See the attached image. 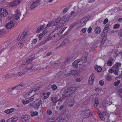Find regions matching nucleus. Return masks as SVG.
<instances>
[{
  "mask_svg": "<svg viewBox=\"0 0 122 122\" xmlns=\"http://www.w3.org/2000/svg\"><path fill=\"white\" fill-rule=\"evenodd\" d=\"M61 19L60 17H58L53 20L51 21L47 25V27L52 26L56 25L58 28H61L63 25V22L61 21Z\"/></svg>",
  "mask_w": 122,
  "mask_h": 122,
  "instance_id": "1",
  "label": "nucleus"
},
{
  "mask_svg": "<svg viewBox=\"0 0 122 122\" xmlns=\"http://www.w3.org/2000/svg\"><path fill=\"white\" fill-rule=\"evenodd\" d=\"M92 113V111L89 109H86L82 112L81 115L84 118L90 117Z\"/></svg>",
  "mask_w": 122,
  "mask_h": 122,
  "instance_id": "2",
  "label": "nucleus"
},
{
  "mask_svg": "<svg viewBox=\"0 0 122 122\" xmlns=\"http://www.w3.org/2000/svg\"><path fill=\"white\" fill-rule=\"evenodd\" d=\"M27 34V32H24L20 34L19 36L18 40L19 41H25V40H24L25 37L26 36Z\"/></svg>",
  "mask_w": 122,
  "mask_h": 122,
  "instance_id": "3",
  "label": "nucleus"
},
{
  "mask_svg": "<svg viewBox=\"0 0 122 122\" xmlns=\"http://www.w3.org/2000/svg\"><path fill=\"white\" fill-rule=\"evenodd\" d=\"M88 20V18L86 17L83 18L78 23L79 27H82L84 25Z\"/></svg>",
  "mask_w": 122,
  "mask_h": 122,
  "instance_id": "4",
  "label": "nucleus"
},
{
  "mask_svg": "<svg viewBox=\"0 0 122 122\" xmlns=\"http://www.w3.org/2000/svg\"><path fill=\"white\" fill-rule=\"evenodd\" d=\"M8 15V12L5 10L0 8V16H1L6 17Z\"/></svg>",
  "mask_w": 122,
  "mask_h": 122,
  "instance_id": "5",
  "label": "nucleus"
},
{
  "mask_svg": "<svg viewBox=\"0 0 122 122\" xmlns=\"http://www.w3.org/2000/svg\"><path fill=\"white\" fill-rule=\"evenodd\" d=\"M21 13L19 10L17 9L15 11L14 18L16 20H18L20 16Z\"/></svg>",
  "mask_w": 122,
  "mask_h": 122,
  "instance_id": "6",
  "label": "nucleus"
},
{
  "mask_svg": "<svg viewBox=\"0 0 122 122\" xmlns=\"http://www.w3.org/2000/svg\"><path fill=\"white\" fill-rule=\"evenodd\" d=\"M71 18V15L70 14L65 15L63 16L62 18H61V21L62 20L64 22H66L70 20Z\"/></svg>",
  "mask_w": 122,
  "mask_h": 122,
  "instance_id": "7",
  "label": "nucleus"
},
{
  "mask_svg": "<svg viewBox=\"0 0 122 122\" xmlns=\"http://www.w3.org/2000/svg\"><path fill=\"white\" fill-rule=\"evenodd\" d=\"M94 79V74L93 73H92L89 79V84H92L93 83Z\"/></svg>",
  "mask_w": 122,
  "mask_h": 122,
  "instance_id": "8",
  "label": "nucleus"
},
{
  "mask_svg": "<svg viewBox=\"0 0 122 122\" xmlns=\"http://www.w3.org/2000/svg\"><path fill=\"white\" fill-rule=\"evenodd\" d=\"M72 94L70 91H69L68 88L67 89L65 90L64 92L62 94L63 96L66 97L67 96H68L71 95Z\"/></svg>",
  "mask_w": 122,
  "mask_h": 122,
  "instance_id": "9",
  "label": "nucleus"
},
{
  "mask_svg": "<svg viewBox=\"0 0 122 122\" xmlns=\"http://www.w3.org/2000/svg\"><path fill=\"white\" fill-rule=\"evenodd\" d=\"M30 118V116L27 115H23L21 117L20 120L22 122H24L28 120Z\"/></svg>",
  "mask_w": 122,
  "mask_h": 122,
  "instance_id": "10",
  "label": "nucleus"
},
{
  "mask_svg": "<svg viewBox=\"0 0 122 122\" xmlns=\"http://www.w3.org/2000/svg\"><path fill=\"white\" fill-rule=\"evenodd\" d=\"M14 26V24L12 21H11L7 24L5 25V26L8 29H10L13 27Z\"/></svg>",
  "mask_w": 122,
  "mask_h": 122,
  "instance_id": "11",
  "label": "nucleus"
},
{
  "mask_svg": "<svg viewBox=\"0 0 122 122\" xmlns=\"http://www.w3.org/2000/svg\"><path fill=\"white\" fill-rule=\"evenodd\" d=\"M34 98L32 97L31 98L27 100V101L28 102V103H29L30 106H32L34 104L35 99H34Z\"/></svg>",
  "mask_w": 122,
  "mask_h": 122,
  "instance_id": "12",
  "label": "nucleus"
},
{
  "mask_svg": "<svg viewBox=\"0 0 122 122\" xmlns=\"http://www.w3.org/2000/svg\"><path fill=\"white\" fill-rule=\"evenodd\" d=\"M20 2V1L18 0H15L14 2L10 4L9 5L10 6H14L19 4Z\"/></svg>",
  "mask_w": 122,
  "mask_h": 122,
  "instance_id": "13",
  "label": "nucleus"
},
{
  "mask_svg": "<svg viewBox=\"0 0 122 122\" xmlns=\"http://www.w3.org/2000/svg\"><path fill=\"white\" fill-rule=\"evenodd\" d=\"M40 0H38L37 1L34 2H33L30 7V8L31 9H33L36 7L37 5V4L38 3L40 2Z\"/></svg>",
  "mask_w": 122,
  "mask_h": 122,
  "instance_id": "14",
  "label": "nucleus"
},
{
  "mask_svg": "<svg viewBox=\"0 0 122 122\" xmlns=\"http://www.w3.org/2000/svg\"><path fill=\"white\" fill-rule=\"evenodd\" d=\"M41 100H39V101L35 104H34L32 106L35 108H37L40 106V105L41 104Z\"/></svg>",
  "mask_w": 122,
  "mask_h": 122,
  "instance_id": "15",
  "label": "nucleus"
},
{
  "mask_svg": "<svg viewBox=\"0 0 122 122\" xmlns=\"http://www.w3.org/2000/svg\"><path fill=\"white\" fill-rule=\"evenodd\" d=\"M14 108H12L10 109L5 110V112L8 114H9L14 111Z\"/></svg>",
  "mask_w": 122,
  "mask_h": 122,
  "instance_id": "16",
  "label": "nucleus"
},
{
  "mask_svg": "<svg viewBox=\"0 0 122 122\" xmlns=\"http://www.w3.org/2000/svg\"><path fill=\"white\" fill-rule=\"evenodd\" d=\"M78 73V72L76 70H71L69 72V73H68L67 75H68V76H70L76 74Z\"/></svg>",
  "mask_w": 122,
  "mask_h": 122,
  "instance_id": "17",
  "label": "nucleus"
},
{
  "mask_svg": "<svg viewBox=\"0 0 122 122\" xmlns=\"http://www.w3.org/2000/svg\"><path fill=\"white\" fill-rule=\"evenodd\" d=\"M68 89L69 90V91H70L72 94L76 91V88L75 87H72L69 88Z\"/></svg>",
  "mask_w": 122,
  "mask_h": 122,
  "instance_id": "18",
  "label": "nucleus"
},
{
  "mask_svg": "<svg viewBox=\"0 0 122 122\" xmlns=\"http://www.w3.org/2000/svg\"><path fill=\"white\" fill-rule=\"evenodd\" d=\"M35 58H36L34 56L29 58L26 61L25 64H24V65H26L28 63H30L32 60L35 59Z\"/></svg>",
  "mask_w": 122,
  "mask_h": 122,
  "instance_id": "19",
  "label": "nucleus"
},
{
  "mask_svg": "<svg viewBox=\"0 0 122 122\" xmlns=\"http://www.w3.org/2000/svg\"><path fill=\"white\" fill-rule=\"evenodd\" d=\"M95 31L96 33L99 34L101 32V29L99 27H96L95 29Z\"/></svg>",
  "mask_w": 122,
  "mask_h": 122,
  "instance_id": "20",
  "label": "nucleus"
},
{
  "mask_svg": "<svg viewBox=\"0 0 122 122\" xmlns=\"http://www.w3.org/2000/svg\"><path fill=\"white\" fill-rule=\"evenodd\" d=\"M94 67L95 70L97 71L98 72H101L102 70V68L98 66H94Z\"/></svg>",
  "mask_w": 122,
  "mask_h": 122,
  "instance_id": "21",
  "label": "nucleus"
},
{
  "mask_svg": "<svg viewBox=\"0 0 122 122\" xmlns=\"http://www.w3.org/2000/svg\"><path fill=\"white\" fill-rule=\"evenodd\" d=\"M58 98L57 97H52L51 100L52 102L54 103H55L58 101Z\"/></svg>",
  "mask_w": 122,
  "mask_h": 122,
  "instance_id": "22",
  "label": "nucleus"
},
{
  "mask_svg": "<svg viewBox=\"0 0 122 122\" xmlns=\"http://www.w3.org/2000/svg\"><path fill=\"white\" fill-rule=\"evenodd\" d=\"M44 27V26L42 25H41L39 27L37 28V30L36 31V33H39L43 29Z\"/></svg>",
  "mask_w": 122,
  "mask_h": 122,
  "instance_id": "23",
  "label": "nucleus"
},
{
  "mask_svg": "<svg viewBox=\"0 0 122 122\" xmlns=\"http://www.w3.org/2000/svg\"><path fill=\"white\" fill-rule=\"evenodd\" d=\"M75 104L74 101H70L68 104V106L69 107L71 108Z\"/></svg>",
  "mask_w": 122,
  "mask_h": 122,
  "instance_id": "24",
  "label": "nucleus"
},
{
  "mask_svg": "<svg viewBox=\"0 0 122 122\" xmlns=\"http://www.w3.org/2000/svg\"><path fill=\"white\" fill-rule=\"evenodd\" d=\"M95 103L94 106V107L95 108H96L99 105V101L98 99L96 98H95Z\"/></svg>",
  "mask_w": 122,
  "mask_h": 122,
  "instance_id": "25",
  "label": "nucleus"
},
{
  "mask_svg": "<svg viewBox=\"0 0 122 122\" xmlns=\"http://www.w3.org/2000/svg\"><path fill=\"white\" fill-rule=\"evenodd\" d=\"M50 94V92H48L47 93H44L43 94V95L44 96V99H46L49 97V96Z\"/></svg>",
  "mask_w": 122,
  "mask_h": 122,
  "instance_id": "26",
  "label": "nucleus"
},
{
  "mask_svg": "<svg viewBox=\"0 0 122 122\" xmlns=\"http://www.w3.org/2000/svg\"><path fill=\"white\" fill-rule=\"evenodd\" d=\"M98 115L100 117V118L102 120H103L104 119V117L103 116L101 112L99 111H98Z\"/></svg>",
  "mask_w": 122,
  "mask_h": 122,
  "instance_id": "27",
  "label": "nucleus"
},
{
  "mask_svg": "<svg viewBox=\"0 0 122 122\" xmlns=\"http://www.w3.org/2000/svg\"><path fill=\"white\" fill-rule=\"evenodd\" d=\"M18 86H16L12 88H10L8 89L7 92L9 94L10 93V92L11 91H13V90L15 89L16 87H17Z\"/></svg>",
  "mask_w": 122,
  "mask_h": 122,
  "instance_id": "28",
  "label": "nucleus"
},
{
  "mask_svg": "<svg viewBox=\"0 0 122 122\" xmlns=\"http://www.w3.org/2000/svg\"><path fill=\"white\" fill-rule=\"evenodd\" d=\"M109 26V25L107 24L105 25V27L104 28L103 30V31L105 32V33H107L108 30Z\"/></svg>",
  "mask_w": 122,
  "mask_h": 122,
  "instance_id": "29",
  "label": "nucleus"
},
{
  "mask_svg": "<svg viewBox=\"0 0 122 122\" xmlns=\"http://www.w3.org/2000/svg\"><path fill=\"white\" fill-rule=\"evenodd\" d=\"M19 44L18 46L19 47H22L24 45V43L25 42L24 41H19Z\"/></svg>",
  "mask_w": 122,
  "mask_h": 122,
  "instance_id": "30",
  "label": "nucleus"
},
{
  "mask_svg": "<svg viewBox=\"0 0 122 122\" xmlns=\"http://www.w3.org/2000/svg\"><path fill=\"white\" fill-rule=\"evenodd\" d=\"M69 42V41L68 39H65L62 43L61 45H67Z\"/></svg>",
  "mask_w": 122,
  "mask_h": 122,
  "instance_id": "31",
  "label": "nucleus"
},
{
  "mask_svg": "<svg viewBox=\"0 0 122 122\" xmlns=\"http://www.w3.org/2000/svg\"><path fill=\"white\" fill-rule=\"evenodd\" d=\"M113 60L112 58H111L110 60H109L107 63V64L109 66H111L112 65V61Z\"/></svg>",
  "mask_w": 122,
  "mask_h": 122,
  "instance_id": "32",
  "label": "nucleus"
},
{
  "mask_svg": "<svg viewBox=\"0 0 122 122\" xmlns=\"http://www.w3.org/2000/svg\"><path fill=\"white\" fill-rule=\"evenodd\" d=\"M24 74V73H23L22 72L20 71L18 72L16 76H15L16 77H18L23 75Z\"/></svg>",
  "mask_w": 122,
  "mask_h": 122,
  "instance_id": "33",
  "label": "nucleus"
},
{
  "mask_svg": "<svg viewBox=\"0 0 122 122\" xmlns=\"http://www.w3.org/2000/svg\"><path fill=\"white\" fill-rule=\"evenodd\" d=\"M77 24H78V23L77 22L73 23L70 25V27L71 28H73L75 27Z\"/></svg>",
  "mask_w": 122,
  "mask_h": 122,
  "instance_id": "34",
  "label": "nucleus"
},
{
  "mask_svg": "<svg viewBox=\"0 0 122 122\" xmlns=\"http://www.w3.org/2000/svg\"><path fill=\"white\" fill-rule=\"evenodd\" d=\"M17 92L16 91H12L11 93L10 94V95L12 97H13V96L14 95L17 94Z\"/></svg>",
  "mask_w": 122,
  "mask_h": 122,
  "instance_id": "35",
  "label": "nucleus"
},
{
  "mask_svg": "<svg viewBox=\"0 0 122 122\" xmlns=\"http://www.w3.org/2000/svg\"><path fill=\"white\" fill-rule=\"evenodd\" d=\"M87 60V57H83L81 61L83 63H85L86 62Z\"/></svg>",
  "mask_w": 122,
  "mask_h": 122,
  "instance_id": "36",
  "label": "nucleus"
},
{
  "mask_svg": "<svg viewBox=\"0 0 122 122\" xmlns=\"http://www.w3.org/2000/svg\"><path fill=\"white\" fill-rule=\"evenodd\" d=\"M38 114V112H31V115L32 116H36Z\"/></svg>",
  "mask_w": 122,
  "mask_h": 122,
  "instance_id": "37",
  "label": "nucleus"
},
{
  "mask_svg": "<svg viewBox=\"0 0 122 122\" xmlns=\"http://www.w3.org/2000/svg\"><path fill=\"white\" fill-rule=\"evenodd\" d=\"M12 119V122H14L16 121L18 119V118L16 117H11Z\"/></svg>",
  "mask_w": 122,
  "mask_h": 122,
  "instance_id": "38",
  "label": "nucleus"
},
{
  "mask_svg": "<svg viewBox=\"0 0 122 122\" xmlns=\"http://www.w3.org/2000/svg\"><path fill=\"white\" fill-rule=\"evenodd\" d=\"M35 65L32 66L31 67H28L26 68V70L27 71L30 70H33L34 69L35 67Z\"/></svg>",
  "mask_w": 122,
  "mask_h": 122,
  "instance_id": "39",
  "label": "nucleus"
},
{
  "mask_svg": "<svg viewBox=\"0 0 122 122\" xmlns=\"http://www.w3.org/2000/svg\"><path fill=\"white\" fill-rule=\"evenodd\" d=\"M35 65L32 66L31 67H28L26 68V70L27 71L30 70H33L34 69L35 67Z\"/></svg>",
  "mask_w": 122,
  "mask_h": 122,
  "instance_id": "40",
  "label": "nucleus"
},
{
  "mask_svg": "<svg viewBox=\"0 0 122 122\" xmlns=\"http://www.w3.org/2000/svg\"><path fill=\"white\" fill-rule=\"evenodd\" d=\"M35 65L32 66L31 67H28L26 68V70L27 71L30 70H33L34 69L35 67Z\"/></svg>",
  "mask_w": 122,
  "mask_h": 122,
  "instance_id": "41",
  "label": "nucleus"
},
{
  "mask_svg": "<svg viewBox=\"0 0 122 122\" xmlns=\"http://www.w3.org/2000/svg\"><path fill=\"white\" fill-rule=\"evenodd\" d=\"M83 79V77H81L76 79V81L77 82H80Z\"/></svg>",
  "mask_w": 122,
  "mask_h": 122,
  "instance_id": "42",
  "label": "nucleus"
},
{
  "mask_svg": "<svg viewBox=\"0 0 122 122\" xmlns=\"http://www.w3.org/2000/svg\"><path fill=\"white\" fill-rule=\"evenodd\" d=\"M25 84L24 83H20L19 84L17 85L18 86L17 88H20V87H19L20 86H21L22 87H23L25 86Z\"/></svg>",
  "mask_w": 122,
  "mask_h": 122,
  "instance_id": "43",
  "label": "nucleus"
},
{
  "mask_svg": "<svg viewBox=\"0 0 122 122\" xmlns=\"http://www.w3.org/2000/svg\"><path fill=\"white\" fill-rule=\"evenodd\" d=\"M33 90L30 91L27 93V94L28 95H30L31 96H32L33 95V94L32 93H33Z\"/></svg>",
  "mask_w": 122,
  "mask_h": 122,
  "instance_id": "44",
  "label": "nucleus"
},
{
  "mask_svg": "<svg viewBox=\"0 0 122 122\" xmlns=\"http://www.w3.org/2000/svg\"><path fill=\"white\" fill-rule=\"evenodd\" d=\"M120 27V25L118 24H115L114 26V28L116 29L119 28Z\"/></svg>",
  "mask_w": 122,
  "mask_h": 122,
  "instance_id": "45",
  "label": "nucleus"
},
{
  "mask_svg": "<svg viewBox=\"0 0 122 122\" xmlns=\"http://www.w3.org/2000/svg\"><path fill=\"white\" fill-rule=\"evenodd\" d=\"M51 86V88L53 90H56L57 88L56 86L55 85H52Z\"/></svg>",
  "mask_w": 122,
  "mask_h": 122,
  "instance_id": "46",
  "label": "nucleus"
},
{
  "mask_svg": "<svg viewBox=\"0 0 122 122\" xmlns=\"http://www.w3.org/2000/svg\"><path fill=\"white\" fill-rule=\"evenodd\" d=\"M55 37V34H53L52 33L49 36L50 38L51 39H53Z\"/></svg>",
  "mask_w": 122,
  "mask_h": 122,
  "instance_id": "47",
  "label": "nucleus"
},
{
  "mask_svg": "<svg viewBox=\"0 0 122 122\" xmlns=\"http://www.w3.org/2000/svg\"><path fill=\"white\" fill-rule=\"evenodd\" d=\"M65 97H64V96H63L62 97H61L59 99H58V101L60 102L63 101V100L65 99Z\"/></svg>",
  "mask_w": 122,
  "mask_h": 122,
  "instance_id": "48",
  "label": "nucleus"
},
{
  "mask_svg": "<svg viewBox=\"0 0 122 122\" xmlns=\"http://www.w3.org/2000/svg\"><path fill=\"white\" fill-rule=\"evenodd\" d=\"M52 112V111L48 109L47 110L46 113L47 114L49 115H51Z\"/></svg>",
  "mask_w": 122,
  "mask_h": 122,
  "instance_id": "49",
  "label": "nucleus"
},
{
  "mask_svg": "<svg viewBox=\"0 0 122 122\" xmlns=\"http://www.w3.org/2000/svg\"><path fill=\"white\" fill-rule=\"evenodd\" d=\"M120 83V81H117V82H115L114 85L116 86H117Z\"/></svg>",
  "mask_w": 122,
  "mask_h": 122,
  "instance_id": "50",
  "label": "nucleus"
},
{
  "mask_svg": "<svg viewBox=\"0 0 122 122\" xmlns=\"http://www.w3.org/2000/svg\"><path fill=\"white\" fill-rule=\"evenodd\" d=\"M47 122H55L54 120L52 118H49L48 119Z\"/></svg>",
  "mask_w": 122,
  "mask_h": 122,
  "instance_id": "51",
  "label": "nucleus"
},
{
  "mask_svg": "<svg viewBox=\"0 0 122 122\" xmlns=\"http://www.w3.org/2000/svg\"><path fill=\"white\" fill-rule=\"evenodd\" d=\"M92 29V28L91 27H89L87 30V32L89 33H90L91 32Z\"/></svg>",
  "mask_w": 122,
  "mask_h": 122,
  "instance_id": "52",
  "label": "nucleus"
},
{
  "mask_svg": "<svg viewBox=\"0 0 122 122\" xmlns=\"http://www.w3.org/2000/svg\"><path fill=\"white\" fill-rule=\"evenodd\" d=\"M118 35L120 37H122V29L120 30L118 33Z\"/></svg>",
  "mask_w": 122,
  "mask_h": 122,
  "instance_id": "53",
  "label": "nucleus"
},
{
  "mask_svg": "<svg viewBox=\"0 0 122 122\" xmlns=\"http://www.w3.org/2000/svg\"><path fill=\"white\" fill-rule=\"evenodd\" d=\"M106 33H105V32L103 31L101 34V36L104 37L106 35Z\"/></svg>",
  "mask_w": 122,
  "mask_h": 122,
  "instance_id": "54",
  "label": "nucleus"
},
{
  "mask_svg": "<svg viewBox=\"0 0 122 122\" xmlns=\"http://www.w3.org/2000/svg\"><path fill=\"white\" fill-rule=\"evenodd\" d=\"M74 61L73 63V65L74 67L77 68L78 67V64L77 63H74Z\"/></svg>",
  "mask_w": 122,
  "mask_h": 122,
  "instance_id": "55",
  "label": "nucleus"
},
{
  "mask_svg": "<svg viewBox=\"0 0 122 122\" xmlns=\"http://www.w3.org/2000/svg\"><path fill=\"white\" fill-rule=\"evenodd\" d=\"M22 103L24 104H26L28 103L27 100L25 101L23 100H22Z\"/></svg>",
  "mask_w": 122,
  "mask_h": 122,
  "instance_id": "56",
  "label": "nucleus"
},
{
  "mask_svg": "<svg viewBox=\"0 0 122 122\" xmlns=\"http://www.w3.org/2000/svg\"><path fill=\"white\" fill-rule=\"evenodd\" d=\"M70 60V58H67L65 61L64 63L66 64V62H67L69 61Z\"/></svg>",
  "mask_w": 122,
  "mask_h": 122,
  "instance_id": "57",
  "label": "nucleus"
},
{
  "mask_svg": "<svg viewBox=\"0 0 122 122\" xmlns=\"http://www.w3.org/2000/svg\"><path fill=\"white\" fill-rule=\"evenodd\" d=\"M68 9L67 8H64L63 10V13H65L67 11Z\"/></svg>",
  "mask_w": 122,
  "mask_h": 122,
  "instance_id": "58",
  "label": "nucleus"
},
{
  "mask_svg": "<svg viewBox=\"0 0 122 122\" xmlns=\"http://www.w3.org/2000/svg\"><path fill=\"white\" fill-rule=\"evenodd\" d=\"M43 35L41 33L38 36V38L39 40H41L42 38Z\"/></svg>",
  "mask_w": 122,
  "mask_h": 122,
  "instance_id": "59",
  "label": "nucleus"
},
{
  "mask_svg": "<svg viewBox=\"0 0 122 122\" xmlns=\"http://www.w3.org/2000/svg\"><path fill=\"white\" fill-rule=\"evenodd\" d=\"M99 84L100 85L102 86H103L104 84V82L102 80H101L99 81Z\"/></svg>",
  "mask_w": 122,
  "mask_h": 122,
  "instance_id": "60",
  "label": "nucleus"
},
{
  "mask_svg": "<svg viewBox=\"0 0 122 122\" xmlns=\"http://www.w3.org/2000/svg\"><path fill=\"white\" fill-rule=\"evenodd\" d=\"M11 77L9 75H6L5 76V78L6 79H8Z\"/></svg>",
  "mask_w": 122,
  "mask_h": 122,
  "instance_id": "61",
  "label": "nucleus"
},
{
  "mask_svg": "<svg viewBox=\"0 0 122 122\" xmlns=\"http://www.w3.org/2000/svg\"><path fill=\"white\" fill-rule=\"evenodd\" d=\"M108 22V20L107 19H105L103 21V24H106Z\"/></svg>",
  "mask_w": 122,
  "mask_h": 122,
  "instance_id": "62",
  "label": "nucleus"
},
{
  "mask_svg": "<svg viewBox=\"0 0 122 122\" xmlns=\"http://www.w3.org/2000/svg\"><path fill=\"white\" fill-rule=\"evenodd\" d=\"M46 42V41L45 40H44L40 43V45H42L43 44H45Z\"/></svg>",
  "mask_w": 122,
  "mask_h": 122,
  "instance_id": "63",
  "label": "nucleus"
},
{
  "mask_svg": "<svg viewBox=\"0 0 122 122\" xmlns=\"http://www.w3.org/2000/svg\"><path fill=\"white\" fill-rule=\"evenodd\" d=\"M86 28H83L81 29V31L83 33H84L86 32Z\"/></svg>",
  "mask_w": 122,
  "mask_h": 122,
  "instance_id": "64",
  "label": "nucleus"
}]
</instances>
